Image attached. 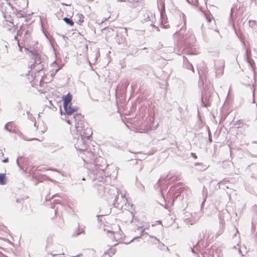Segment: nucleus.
Wrapping results in <instances>:
<instances>
[{
  "instance_id": "nucleus-1",
  "label": "nucleus",
  "mask_w": 257,
  "mask_h": 257,
  "mask_svg": "<svg viewBox=\"0 0 257 257\" xmlns=\"http://www.w3.org/2000/svg\"><path fill=\"white\" fill-rule=\"evenodd\" d=\"M28 55L30 60L29 65L31 69H34L36 65L41 64V56L36 51H29Z\"/></svg>"
},
{
  "instance_id": "nucleus-2",
  "label": "nucleus",
  "mask_w": 257,
  "mask_h": 257,
  "mask_svg": "<svg viewBox=\"0 0 257 257\" xmlns=\"http://www.w3.org/2000/svg\"><path fill=\"white\" fill-rule=\"evenodd\" d=\"M74 118L76 130L80 133L84 130L86 123L84 116L81 113H76L74 115Z\"/></svg>"
},
{
  "instance_id": "nucleus-3",
  "label": "nucleus",
  "mask_w": 257,
  "mask_h": 257,
  "mask_svg": "<svg viewBox=\"0 0 257 257\" xmlns=\"http://www.w3.org/2000/svg\"><path fill=\"white\" fill-rule=\"evenodd\" d=\"M89 137H81L80 139H78L77 142L75 144V148L80 151H84L87 149L88 143L87 141L89 140Z\"/></svg>"
},
{
  "instance_id": "nucleus-4",
  "label": "nucleus",
  "mask_w": 257,
  "mask_h": 257,
  "mask_svg": "<svg viewBox=\"0 0 257 257\" xmlns=\"http://www.w3.org/2000/svg\"><path fill=\"white\" fill-rule=\"evenodd\" d=\"M71 105L72 104H70L66 106H64V109L66 114L69 115L72 114L73 113L77 111V108L76 107H72L71 106Z\"/></svg>"
},
{
  "instance_id": "nucleus-5",
  "label": "nucleus",
  "mask_w": 257,
  "mask_h": 257,
  "mask_svg": "<svg viewBox=\"0 0 257 257\" xmlns=\"http://www.w3.org/2000/svg\"><path fill=\"white\" fill-rule=\"evenodd\" d=\"M62 98L63 100V107L68 105L72 104L71 101L72 96L70 93H68L66 95L63 96Z\"/></svg>"
},
{
  "instance_id": "nucleus-6",
  "label": "nucleus",
  "mask_w": 257,
  "mask_h": 257,
  "mask_svg": "<svg viewBox=\"0 0 257 257\" xmlns=\"http://www.w3.org/2000/svg\"><path fill=\"white\" fill-rule=\"evenodd\" d=\"M7 179L5 174H0V185H4L6 183Z\"/></svg>"
},
{
  "instance_id": "nucleus-7",
  "label": "nucleus",
  "mask_w": 257,
  "mask_h": 257,
  "mask_svg": "<svg viewBox=\"0 0 257 257\" xmlns=\"http://www.w3.org/2000/svg\"><path fill=\"white\" fill-rule=\"evenodd\" d=\"M63 20L68 24H69L71 26H73L74 25L73 22L68 18H64Z\"/></svg>"
},
{
  "instance_id": "nucleus-8",
  "label": "nucleus",
  "mask_w": 257,
  "mask_h": 257,
  "mask_svg": "<svg viewBox=\"0 0 257 257\" xmlns=\"http://www.w3.org/2000/svg\"><path fill=\"white\" fill-rule=\"evenodd\" d=\"M39 171H45V170H52L50 169H46V168H43L41 169H39Z\"/></svg>"
},
{
  "instance_id": "nucleus-9",
  "label": "nucleus",
  "mask_w": 257,
  "mask_h": 257,
  "mask_svg": "<svg viewBox=\"0 0 257 257\" xmlns=\"http://www.w3.org/2000/svg\"><path fill=\"white\" fill-rule=\"evenodd\" d=\"M42 69H43V67H42V65H41L40 67L38 68V69H36V71L39 72L40 70H42Z\"/></svg>"
},
{
  "instance_id": "nucleus-10",
  "label": "nucleus",
  "mask_w": 257,
  "mask_h": 257,
  "mask_svg": "<svg viewBox=\"0 0 257 257\" xmlns=\"http://www.w3.org/2000/svg\"><path fill=\"white\" fill-rule=\"evenodd\" d=\"M206 18L209 22H211V17L209 16L206 17Z\"/></svg>"
},
{
  "instance_id": "nucleus-11",
  "label": "nucleus",
  "mask_w": 257,
  "mask_h": 257,
  "mask_svg": "<svg viewBox=\"0 0 257 257\" xmlns=\"http://www.w3.org/2000/svg\"><path fill=\"white\" fill-rule=\"evenodd\" d=\"M8 160H9V159H8V158H6V159H5L3 160H2V162H3V163H7V162H8Z\"/></svg>"
},
{
  "instance_id": "nucleus-12",
  "label": "nucleus",
  "mask_w": 257,
  "mask_h": 257,
  "mask_svg": "<svg viewBox=\"0 0 257 257\" xmlns=\"http://www.w3.org/2000/svg\"><path fill=\"white\" fill-rule=\"evenodd\" d=\"M67 122L68 124H71V121H70V120H67Z\"/></svg>"
},
{
  "instance_id": "nucleus-13",
  "label": "nucleus",
  "mask_w": 257,
  "mask_h": 257,
  "mask_svg": "<svg viewBox=\"0 0 257 257\" xmlns=\"http://www.w3.org/2000/svg\"><path fill=\"white\" fill-rule=\"evenodd\" d=\"M79 256H80V255H77V256H74V257H79Z\"/></svg>"
}]
</instances>
